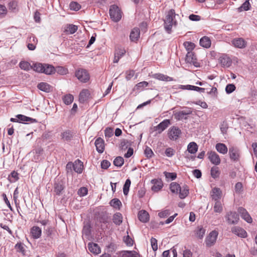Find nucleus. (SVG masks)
<instances>
[{"label":"nucleus","instance_id":"22","mask_svg":"<svg viewBox=\"0 0 257 257\" xmlns=\"http://www.w3.org/2000/svg\"><path fill=\"white\" fill-rule=\"evenodd\" d=\"M88 250L94 254H98L100 253L101 249L97 244L90 242L88 244Z\"/></svg>","mask_w":257,"mask_h":257},{"label":"nucleus","instance_id":"58","mask_svg":"<svg viewBox=\"0 0 257 257\" xmlns=\"http://www.w3.org/2000/svg\"><path fill=\"white\" fill-rule=\"evenodd\" d=\"M170 211L168 209H165L162 210L158 213V216L160 218H165L168 216L170 215Z\"/></svg>","mask_w":257,"mask_h":257},{"label":"nucleus","instance_id":"28","mask_svg":"<svg viewBox=\"0 0 257 257\" xmlns=\"http://www.w3.org/2000/svg\"><path fill=\"white\" fill-rule=\"evenodd\" d=\"M78 29L76 25L73 24H67L64 27V32L68 34H73L75 33Z\"/></svg>","mask_w":257,"mask_h":257},{"label":"nucleus","instance_id":"5","mask_svg":"<svg viewBox=\"0 0 257 257\" xmlns=\"http://www.w3.org/2000/svg\"><path fill=\"white\" fill-rule=\"evenodd\" d=\"M225 218L229 224H236L239 220V216L235 212H227L225 215Z\"/></svg>","mask_w":257,"mask_h":257},{"label":"nucleus","instance_id":"50","mask_svg":"<svg viewBox=\"0 0 257 257\" xmlns=\"http://www.w3.org/2000/svg\"><path fill=\"white\" fill-rule=\"evenodd\" d=\"M124 163L123 158L121 157H117L113 161V164L117 167H121Z\"/></svg>","mask_w":257,"mask_h":257},{"label":"nucleus","instance_id":"59","mask_svg":"<svg viewBox=\"0 0 257 257\" xmlns=\"http://www.w3.org/2000/svg\"><path fill=\"white\" fill-rule=\"evenodd\" d=\"M243 191L242 184L240 182H237L235 185V191L237 194H240Z\"/></svg>","mask_w":257,"mask_h":257},{"label":"nucleus","instance_id":"34","mask_svg":"<svg viewBox=\"0 0 257 257\" xmlns=\"http://www.w3.org/2000/svg\"><path fill=\"white\" fill-rule=\"evenodd\" d=\"M206 230L201 226L197 227L194 230V233L196 237L202 239L205 233Z\"/></svg>","mask_w":257,"mask_h":257},{"label":"nucleus","instance_id":"2","mask_svg":"<svg viewBox=\"0 0 257 257\" xmlns=\"http://www.w3.org/2000/svg\"><path fill=\"white\" fill-rule=\"evenodd\" d=\"M109 15L111 19L115 22H118L121 18V12L119 8L112 5L109 9Z\"/></svg>","mask_w":257,"mask_h":257},{"label":"nucleus","instance_id":"35","mask_svg":"<svg viewBox=\"0 0 257 257\" xmlns=\"http://www.w3.org/2000/svg\"><path fill=\"white\" fill-rule=\"evenodd\" d=\"M216 150L222 154L227 153L228 149L226 146L223 143H217L215 146Z\"/></svg>","mask_w":257,"mask_h":257},{"label":"nucleus","instance_id":"53","mask_svg":"<svg viewBox=\"0 0 257 257\" xmlns=\"http://www.w3.org/2000/svg\"><path fill=\"white\" fill-rule=\"evenodd\" d=\"M130 144L128 140H122L121 141L119 144V148L122 150H125L130 146Z\"/></svg>","mask_w":257,"mask_h":257},{"label":"nucleus","instance_id":"40","mask_svg":"<svg viewBox=\"0 0 257 257\" xmlns=\"http://www.w3.org/2000/svg\"><path fill=\"white\" fill-rule=\"evenodd\" d=\"M19 66L22 69L26 71H28L32 68L30 63L25 61H21L19 64Z\"/></svg>","mask_w":257,"mask_h":257},{"label":"nucleus","instance_id":"61","mask_svg":"<svg viewBox=\"0 0 257 257\" xmlns=\"http://www.w3.org/2000/svg\"><path fill=\"white\" fill-rule=\"evenodd\" d=\"M104 134L106 138H110L113 135V131L112 128L107 127L104 131Z\"/></svg>","mask_w":257,"mask_h":257},{"label":"nucleus","instance_id":"30","mask_svg":"<svg viewBox=\"0 0 257 257\" xmlns=\"http://www.w3.org/2000/svg\"><path fill=\"white\" fill-rule=\"evenodd\" d=\"M73 170L77 173H81L83 169V163L79 160H76L74 163Z\"/></svg>","mask_w":257,"mask_h":257},{"label":"nucleus","instance_id":"10","mask_svg":"<svg viewBox=\"0 0 257 257\" xmlns=\"http://www.w3.org/2000/svg\"><path fill=\"white\" fill-rule=\"evenodd\" d=\"M229 155L230 158L234 162L239 160L240 154L239 150L235 147H231L229 149Z\"/></svg>","mask_w":257,"mask_h":257},{"label":"nucleus","instance_id":"46","mask_svg":"<svg viewBox=\"0 0 257 257\" xmlns=\"http://www.w3.org/2000/svg\"><path fill=\"white\" fill-rule=\"evenodd\" d=\"M213 209L214 212L217 213H221L222 211L223 208L222 206V204L219 201H217L215 202V204L213 207Z\"/></svg>","mask_w":257,"mask_h":257},{"label":"nucleus","instance_id":"26","mask_svg":"<svg viewBox=\"0 0 257 257\" xmlns=\"http://www.w3.org/2000/svg\"><path fill=\"white\" fill-rule=\"evenodd\" d=\"M153 77L156 79L164 81H171L174 80L172 77L161 73L154 74L153 75Z\"/></svg>","mask_w":257,"mask_h":257},{"label":"nucleus","instance_id":"42","mask_svg":"<svg viewBox=\"0 0 257 257\" xmlns=\"http://www.w3.org/2000/svg\"><path fill=\"white\" fill-rule=\"evenodd\" d=\"M121 257H140V255L135 251H124Z\"/></svg>","mask_w":257,"mask_h":257},{"label":"nucleus","instance_id":"36","mask_svg":"<svg viewBox=\"0 0 257 257\" xmlns=\"http://www.w3.org/2000/svg\"><path fill=\"white\" fill-rule=\"evenodd\" d=\"M200 44L201 46L208 48L211 46V41L208 37L204 36L200 39Z\"/></svg>","mask_w":257,"mask_h":257},{"label":"nucleus","instance_id":"44","mask_svg":"<svg viewBox=\"0 0 257 257\" xmlns=\"http://www.w3.org/2000/svg\"><path fill=\"white\" fill-rule=\"evenodd\" d=\"M170 189L172 193H178L180 189V186L176 182H173L170 184Z\"/></svg>","mask_w":257,"mask_h":257},{"label":"nucleus","instance_id":"63","mask_svg":"<svg viewBox=\"0 0 257 257\" xmlns=\"http://www.w3.org/2000/svg\"><path fill=\"white\" fill-rule=\"evenodd\" d=\"M235 89V86L234 84H229L226 85L225 90L227 93H230L232 92Z\"/></svg>","mask_w":257,"mask_h":257},{"label":"nucleus","instance_id":"7","mask_svg":"<svg viewBox=\"0 0 257 257\" xmlns=\"http://www.w3.org/2000/svg\"><path fill=\"white\" fill-rule=\"evenodd\" d=\"M187 63L193 65L195 67H198L200 64L197 61L196 56L192 52H188L185 58Z\"/></svg>","mask_w":257,"mask_h":257},{"label":"nucleus","instance_id":"37","mask_svg":"<svg viewBox=\"0 0 257 257\" xmlns=\"http://www.w3.org/2000/svg\"><path fill=\"white\" fill-rule=\"evenodd\" d=\"M179 197L181 199L185 198L189 193V188L187 186H183L182 187H180V189L179 190Z\"/></svg>","mask_w":257,"mask_h":257},{"label":"nucleus","instance_id":"23","mask_svg":"<svg viewBox=\"0 0 257 257\" xmlns=\"http://www.w3.org/2000/svg\"><path fill=\"white\" fill-rule=\"evenodd\" d=\"M211 196L212 200L215 201H219L221 197V191L218 188H214L211 192Z\"/></svg>","mask_w":257,"mask_h":257},{"label":"nucleus","instance_id":"32","mask_svg":"<svg viewBox=\"0 0 257 257\" xmlns=\"http://www.w3.org/2000/svg\"><path fill=\"white\" fill-rule=\"evenodd\" d=\"M140 37V30L138 28H134L130 34V38L132 41L135 42Z\"/></svg>","mask_w":257,"mask_h":257},{"label":"nucleus","instance_id":"43","mask_svg":"<svg viewBox=\"0 0 257 257\" xmlns=\"http://www.w3.org/2000/svg\"><path fill=\"white\" fill-rule=\"evenodd\" d=\"M32 68L33 70L39 73H43V70L44 69V64L36 63L33 65L32 66Z\"/></svg>","mask_w":257,"mask_h":257},{"label":"nucleus","instance_id":"49","mask_svg":"<svg viewBox=\"0 0 257 257\" xmlns=\"http://www.w3.org/2000/svg\"><path fill=\"white\" fill-rule=\"evenodd\" d=\"M220 172L217 167H213L211 169V175L213 178H216L219 177Z\"/></svg>","mask_w":257,"mask_h":257},{"label":"nucleus","instance_id":"57","mask_svg":"<svg viewBox=\"0 0 257 257\" xmlns=\"http://www.w3.org/2000/svg\"><path fill=\"white\" fill-rule=\"evenodd\" d=\"M69 7L71 10L75 11H78L81 8L80 5L78 3L74 2H71L70 4Z\"/></svg>","mask_w":257,"mask_h":257},{"label":"nucleus","instance_id":"29","mask_svg":"<svg viewBox=\"0 0 257 257\" xmlns=\"http://www.w3.org/2000/svg\"><path fill=\"white\" fill-rule=\"evenodd\" d=\"M54 192L57 195H60L64 189L62 182H55L54 186Z\"/></svg>","mask_w":257,"mask_h":257},{"label":"nucleus","instance_id":"15","mask_svg":"<svg viewBox=\"0 0 257 257\" xmlns=\"http://www.w3.org/2000/svg\"><path fill=\"white\" fill-rule=\"evenodd\" d=\"M43 149L41 148H38L34 150L32 153L34 154L33 158L32 160L36 162H39L42 159V155L43 154Z\"/></svg>","mask_w":257,"mask_h":257},{"label":"nucleus","instance_id":"25","mask_svg":"<svg viewBox=\"0 0 257 257\" xmlns=\"http://www.w3.org/2000/svg\"><path fill=\"white\" fill-rule=\"evenodd\" d=\"M138 218L142 222H147L149 220V214L146 211L142 210L138 213Z\"/></svg>","mask_w":257,"mask_h":257},{"label":"nucleus","instance_id":"54","mask_svg":"<svg viewBox=\"0 0 257 257\" xmlns=\"http://www.w3.org/2000/svg\"><path fill=\"white\" fill-rule=\"evenodd\" d=\"M148 85V83L147 81H142L136 84L135 88L139 90H142Z\"/></svg>","mask_w":257,"mask_h":257},{"label":"nucleus","instance_id":"64","mask_svg":"<svg viewBox=\"0 0 257 257\" xmlns=\"http://www.w3.org/2000/svg\"><path fill=\"white\" fill-rule=\"evenodd\" d=\"M87 189L86 187H81L78 191V194L80 196H84L87 194Z\"/></svg>","mask_w":257,"mask_h":257},{"label":"nucleus","instance_id":"11","mask_svg":"<svg viewBox=\"0 0 257 257\" xmlns=\"http://www.w3.org/2000/svg\"><path fill=\"white\" fill-rule=\"evenodd\" d=\"M218 60L219 63L224 67H229L232 64L231 59L226 54H222Z\"/></svg>","mask_w":257,"mask_h":257},{"label":"nucleus","instance_id":"21","mask_svg":"<svg viewBox=\"0 0 257 257\" xmlns=\"http://www.w3.org/2000/svg\"><path fill=\"white\" fill-rule=\"evenodd\" d=\"M125 53V50L123 48H118L115 50L114 53V57L113 60L114 63H117L121 57H122Z\"/></svg>","mask_w":257,"mask_h":257},{"label":"nucleus","instance_id":"38","mask_svg":"<svg viewBox=\"0 0 257 257\" xmlns=\"http://www.w3.org/2000/svg\"><path fill=\"white\" fill-rule=\"evenodd\" d=\"M113 222L117 225H119L122 221V216L121 213L117 212L113 216Z\"/></svg>","mask_w":257,"mask_h":257},{"label":"nucleus","instance_id":"52","mask_svg":"<svg viewBox=\"0 0 257 257\" xmlns=\"http://www.w3.org/2000/svg\"><path fill=\"white\" fill-rule=\"evenodd\" d=\"M9 179L11 182H15L19 179L18 174L15 171H13L9 176Z\"/></svg>","mask_w":257,"mask_h":257},{"label":"nucleus","instance_id":"51","mask_svg":"<svg viewBox=\"0 0 257 257\" xmlns=\"http://www.w3.org/2000/svg\"><path fill=\"white\" fill-rule=\"evenodd\" d=\"M183 45L188 52H192L195 47L194 44L190 42H185Z\"/></svg>","mask_w":257,"mask_h":257},{"label":"nucleus","instance_id":"12","mask_svg":"<svg viewBox=\"0 0 257 257\" xmlns=\"http://www.w3.org/2000/svg\"><path fill=\"white\" fill-rule=\"evenodd\" d=\"M231 231L233 233L241 238H245L247 236L246 231L239 226L233 227L231 228Z\"/></svg>","mask_w":257,"mask_h":257},{"label":"nucleus","instance_id":"9","mask_svg":"<svg viewBox=\"0 0 257 257\" xmlns=\"http://www.w3.org/2000/svg\"><path fill=\"white\" fill-rule=\"evenodd\" d=\"M208 159L211 163L215 165L220 164L221 160L219 155L214 151L208 152Z\"/></svg>","mask_w":257,"mask_h":257},{"label":"nucleus","instance_id":"3","mask_svg":"<svg viewBox=\"0 0 257 257\" xmlns=\"http://www.w3.org/2000/svg\"><path fill=\"white\" fill-rule=\"evenodd\" d=\"M218 233L216 230L211 231L205 238V242L207 247L213 246L216 242Z\"/></svg>","mask_w":257,"mask_h":257},{"label":"nucleus","instance_id":"19","mask_svg":"<svg viewBox=\"0 0 257 257\" xmlns=\"http://www.w3.org/2000/svg\"><path fill=\"white\" fill-rule=\"evenodd\" d=\"M170 124V121L169 119H165L155 127V130L158 131L159 133H161Z\"/></svg>","mask_w":257,"mask_h":257},{"label":"nucleus","instance_id":"56","mask_svg":"<svg viewBox=\"0 0 257 257\" xmlns=\"http://www.w3.org/2000/svg\"><path fill=\"white\" fill-rule=\"evenodd\" d=\"M55 71L61 75H64L68 73V70L62 66H58L55 68Z\"/></svg>","mask_w":257,"mask_h":257},{"label":"nucleus","instance_id":"62","mask_svg":"<svg viewBox=\"0 0 257 257\" xmlns=\"http://www.w3.org/2000/svg\"><path fill=\"white\" fill-rule=\"evenodd\" d=\"M145 154L147 158H150L153 156L154 153L150 148L147 147L145 150Z\"/></svg>","mask_w":257,"mask_h":257},{"label":"nucleus","instance_id":"13","mask_svg":"<svg viewBox=\"0 0 257 257\" xmlns=\"http://www.w3.org/2000/svg\"><path fill=\"white\" fill-rule=\"evenodd\" d=\"M74 136V133L72 131L69 130H67L61 133L60 137L63 141L70 142L71 141Z\"/></svg>","mask_w":257,"mask_h":257},{"label":"nucleus","instance_id":"18","mask_svg":"<svg viewBox=\"0 0 257 257\" xmlns=\"http://www.w3.org/2000/svg\"><path fill=\"white\" fill-rule=\"evenodd\" d=\"M96 151L99 153H102L104 150V142L101 138H98L95 142Z\"/></svg>","mask_w":257,"mask_h":257},{"label":"nucleus","instance_id":"24","mask_svg":"<svg viewBox=\"0 0 257 257\" xmlns=\"http://www.w3.org/2000/svg\"><path fill=\"white\" fill-rule=\"evenodd\" d=\"M38 89L46 93H49L53 90V87L46 82H41L37 85Z\"/></svg>","mask_w":257,"mask_h":257},{"label":"nucleus","instance_id":"20","mask_svg":"<svg viewBox=\"0 0 257 257\" xmlns=\"http://www.w3.org/2000/svg\"><path fill=\"white\" fill-rule=\"evenodd\" d=\"M192 111L189 110L188 111L183 110L177 112L174 114L175 118L177 120H182L187 119V115L190 114Z\"/></svg>","mask_w":257,"mask_h":257},{"label":"nucleus","instance_id":"55","mask_svg":"<svg viewBox=\"0 0 257 257\" xmlns=\"http://www.w3.org/2000/svg\"><path fill=\"white\" fill-rule=\"evenodd\" d=\"M15 248L18 251L22 253L23 254H25V249L24 246V244L22 243H17L15 245Z\"/></svg>","mask_w":257,"mask_h":257},{"label":"nucleus","instance_id":"45","mask_svg":"<svg viewBox=\"0 0 257 257\" xmlns=\"http://www.w3.org/2000/svg\"><path fill=\"white\" fill-rule=\"evenodd\" d=\"M131 180L129 179H127L123 185V192L124 195L126 196L129 192L130 187L131 186Z\"/></svg>","mask_w":257,"mask_h":257},{"label":"nucleus","instance_id":"47","mask_svg":"<svg viewBox=\"0 0 257 257\" xmlns=\"http://www.w3.org/2000/svg\"><path fill=\"white\" fill-rule=\"evenodd\" d=\"M73 99L74 98L72 95L67 94L63 97V100L65 104L68 105L72 102Z\"/></svg>","mask_w":257,"mask_h":257},{"label":"nucleus","instance_id":"60","mask_svg":"<svg viewBox=\"0 0 257 257\" xmlns=\"http://www.w3.org/2000/svg\"><path fill=\"white\" fill-rule=\"evenodd\" d=\"M151 244L153 250L156 251L158 249L157 240L154 237H152L151 239Z\"/></svg>","mask_w":257,"mask_h":257},{"label":"nucleus","instance_id":"39","mask_svg":"<svg viewBox=\"0 0 257 257\" xmlns=\"http://www.w3.org/2000/svg\"><path fill=\"white\" fill-rule=\"evenodd\" d=\"M187 150L191 154H195L198 150V146L195 142L190 143L188 145Z\"/></svg>","mask_w":257,"mask_h":257},{"label":"nucleus","instance_id":"4","mask_svg":"<svg viewBox=\"0 0 257 257\" xmlns=\"http://www.w3.org/2000/svg\"><path fill=\"white\" fill-rule=\"evenodd\" d=\"M75 76L82 82H86L89 79V75L84 69H79L76 71Z\"/></svg>","mask_w":257,"mask_h":257},{"label":"nucleus","instance_id":"14","mask_svg":"<svg viewBox=\"0 0 257 257\" xmlns=\"http://www.w3.org/2000/svg\"><path fill=\"white\" fill-rule=\"evenodd\" d=\"M151 183L153 184L151 189L154 192H158L163 186V182L160 179H153L151 181Z\"/></svg>","mask_w":257,"mask_h":257},{"label":"nucleus","instance_id":"48","mask_svg":"<svg viewBox=\"0 0 257 257\" xmlns=\"http://www.w3.org/2000/svg\"><path fill=\"white\" fill-rule=\"evenodd\" d=\"M110 204L115 208L119 209L120 206L121 205V202L118 199H113L110 201Z\"/></svg>","mask_w":257,"mask_h":257},{"label":"nucleus","instance_id":"1","mask_svg":"<svg viewBox=\"0 0 257 257\" xmlns=\"http://www.w3.org/2000/svg\"><path fill=\"white\" fill-rule=\"evenodd\" d=\"M176 16L178 17L179 15L176 14L173 9L169 10L166 14L164 19V28L168 34H171L172 28L176 27L177 25Z\"/></svg>","mask_w":257,"mask_h":257},{"label":"nucleus","instance_id":"16","mask_svg":"<svg viewBox=\"0 0 257 257\" xmlns=\"http://www.w3.org/2000/svg\"><path fill=\"white\" fill-rule=\"evenodd\" d=\"M238 212L241 218L247 222L251 223L252 222V218L245 209L243 207H239L238 209Z\"/></svg>","mask_w":257,"mask_h":257},{"label":"nucleus","instance_id":"6","mask_svg":"<svg viewBox=\"0 0 257 257\" xmlns=\"http://www.w3.org/2000/svg\"><path fill=\"white\" fill-rule=\"evenodd\" d=\"M10 120L12 122H19L20 123H23L25 121H30L31 122H35L37 121L35 119L22 114H18L16 115V118H11Z\"/></svg>","mask_w":257,"mask_h":257},{"label":"nucleus","instance_id":"17","mask_svg":"<svg viewBox=\"0 0 257 257\" xmlns=\"http://www.w3.org/2000/svg\"><path fill=\"white\" fill-rule=\"evenodd\" d=\"M232 44L235 47L243 49L246 46L247 42L241 38L234 39L232 41Z\"/></svg>","mask_w":257,"mask_h":257},{"label":"nucleus","instance_id":"31","mask_svg":"<svg viewBox=\"0 0 257 257\" xmlns=\"http://www.w3.org/2000/svg\"><path fill=\"white\" fill-rule=\"evenodd\" d=\"M90 95L89 91L87 89L82 90L79 94V100L81 103L84 102Z\"/></svg>","mask_w":257,"mask_h":257},{"label":"nucleus","instance_id":"41","mask_svg":"<svg viewBox=\"0 0 257 257\" xmlns=\"http://www.w3.org/2000/svg\"><path fill=\"white\" fill-rule=\"evenodd\" d=\"M250 4L248 1H245L242 5L237 9L238 12L246 11L250 9Z\"/></svg>","mask_w":257,"mask_h":257},{"label":"nucleus","instance_id":"8","mask_svg":"<svg viewBox=\"0 0 257 257\" xmlns=\"http://www.w3.org/2000/svg\"><path fill=\"white\" fill-rule=\"evenodd\" d=\"M181 133V130L178 127L173 126L169 130L168 136L170 139L176 140L179 137Z\"/></svg>","mask_w":257,"mask_h":257},{"label":"nucleus","instance_id":"27","mask_svg":"<svg viewBox=\"0 0 257 257\" xmlns=\"http://www.w3.org/2000/svg\"><path fill=\"white\" fill-rule=\"evenodd\" d=\"M31 233L34 238H39L41 236V229L37 226H33L31 229Z\"/></svg>","mask_w":257,"mask_h":257},{"label":"nucleus","instance_id":"33","mask_svg":"<svg viewBox=\"0 0 257 257\" xmlns=\"http://www.w3.org/2000/svg\"><path fill=\"white\" fill-rule=\"evenodd\" d=\"M55 71V68L51 65L44 64V69L43 73L47 75H50L54 73Z\"/></svg>","mask_w":257,"mask_h":257}]
</instances>
